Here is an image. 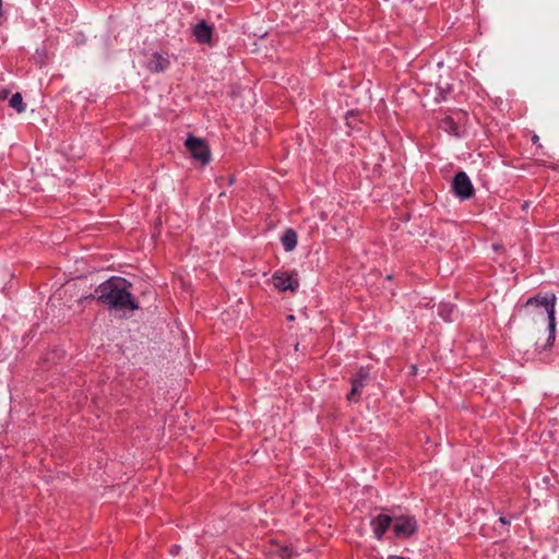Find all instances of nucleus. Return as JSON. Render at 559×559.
<instances>
[{
	"label": "nucleus",
	"mask_w": 559,
	"mask_h": 559,
	"mask_svg": "<svg viewBox=\"0 0 559 559\" xmlns=\"http://www.w3.org/2000/svg\"><path fill=\"white\" fill-rule=\"evenodd\" d=\"M131 284L122 277H111L96 288L97 300L117 311H134L139 304L130 293Z\"/></svg>",
	"instance_id": "obj_1"
},
{
	"label": "nucleus",
	"mask_w": 559,
	"mask_h": 559,
	"mask_svg": "<svg viewBox=\"0 0 559 559\" xmlns=\"http://www.w3.org/2000/svg\"><path fill=\"white\" fill-rule=\"evenodd\" d=\"M526 306H540L544 307L547 316H548V330L549 337L548 341L555 340V331H556V320H555V307H556V296L554 294H546L544 296H535L530 298L526 301Z\"/></svg>",
	"instance_id": "obj_2"
},
{
	"label": "nucleus",
	"mask_w": 559,
	"mask_h": 559,
	"mask_svg": "<svg viewBox=\"0 0 559 559\" xmlns=\"http://www.w3.org/2000/svg\"><path fill=\"white\" fill-rule=\"evenodd\" d=\"M272 282L273 285L280 290V292H297L299 287V280L298 274L296 271H282L277 270L272 275Z\"/></svg>",
	"instance_id": "obj_3"
},
{
	"label": "nucleus",
	"mask_w": 559,
	"mask_h": 559,
	"mask_svg": "<svg viewBox=\"0 0 559 559\" xmlns=\"http://www.w3.org/2000/svg\"><path fill=\"white\" fill-rule=\"evenodd\" d=\"M185 145L187 150L190 152V154L193 156V158L199 160L202 165H206L210 163V148L203 140L194 136H189L186 140Z\"/></svg>",
	"instance_id": "obj_4"
},
{
	"label": "nucleus",
	"mask_w": 559,
	"mask_h": 559,
	"mask_svg": "<svg viewBox=\"0 0 559 559\" xmlns=\"http://www.w3.org/2000/svg\"><path fill=\"white\" fill-rule=\"evenodd\" d=\"M452 189L455 195L461 200L471 199L475 192L469 177L464 171H460L454 176Z\"/></svg>",
	"instance_id": "obj_5"
},
{
	"label": "nucleus",
	"mask_w": 559,
	"mask_h": 559,
	"mask_svg": "<svg viewBox=\"0 0 559 559\" xmlns=\"http://www.w3.org/2000/svg\"><path fill=\"white\" fill-rule=\"evenodd\" d=\"M393 531L397 537H409L417 531L415 518L401 515L393 520Z\"/></svg>",
	"instance_id": "obj_6"
},
{
	"label": "nucleus",
	"mask_w": 559,
	"mask_h": 559,
	"mask_svg": "<svg viewBox=\"0 0 559 559\" xmlns=\"http://www.w3.org/2000/svg\"><path fill=\"white\" fill-rule=\"evenodd\" d=\"M454 116H447L440 121V128L447 133L461 136L462 135V124L465 120V112L459 110L454 112Z\"/></svg>",
	"instance_id": "obj_7"
},
{
	"label": "nucleus",
	"mask_w": 559,
	"mask_h": 559,
	"mask_svg": "<svg viewBox=\"0 0 559 559\" xmlns=\"http://www.w3.org/2000/svg\"><path fill=\"white\" fill-rule=\"evenodd\" d=\"M369 378V370L365 367H361L354 378H352V390L347 394V400L349 402H357L360 396L361 389L365 386L367 380Z\"/></svg>",
	"instance_id": "obj_8"
},
{
	"label": "nucleus",
	"mask_w": 559,
	"mask_h": 559,
	"mask_svg": "<svg viewBox=\"0 0 559 559\" xmlns=\"http://www.w3.org/2000/svg\"><path fill=\"white\" fill-rule=\"evenodd\" d=\"M169 56L160 52H154L147 62V69L153 73L164 72L169 68Z\"/></svg>",
	"instance_id": "obj_9"
},
{
	"label": "nucleus",
	"mask_w": 559,
	"mask_h": 559,
	"mask_svg": "<svg viewBox=\"0 0 559 559\" xmlns=\"http://www.w3.org/2000/svg\"><path fill=\"white\" fill-rule=\"evenodd\" d=\"M392 523L393 518L388 514H379L376 519H373L371 521V525L376 538L381 539Z\"/></svg>",
	"instance_id": "obj_10"
},
{
	"label": "nucleus",
	"mask_w": 559,
	"mask_h": 559,
	"mask_svg": "<svg viewBox=\"0 0 559 559\" xmlns=\"http://www.w3.org/2000/svg\"><path fill=\"white\" fill-rule=\"evenodd\" d=\"M212 27L207 25L204 21L198 23L193 29V35L195 36L198 43L207 44L212 38Z\"/></svg>",
	"instance_id": "obj_11"
},
{
	"label": "nucleus",
	"mask_w": 559,
	"mask_h": 559,
	"mask_svg": "<svg viewBox=\"0 0 559 559\" xmlns=\"http://www.w3.org/2000/svg\"><path fill=\"white\" fill-rule=\"evenodd\" d=\"M294 551L288 546L275 545L267 551L269 559H290Z\"/></svg>",
	"instance_id": "obj_12"
},
{
	"label": "nucleus",
	"mask_w": 559,
	"mask_h": 559,
	"mask_svg": "<svg viewBox=\"0 0 559 559\" xmlns=\"http://www.w3.org/2000/svg\"><path fill=\"white\" fill-rule=\"evenodd\" d=\"M285 251L290 252L297 246V234L294 229L288 228L281 238Z\"/></svg>",
	"instance_id": "obj_13"
},
{
	"label": "nucleus",
	"mask_w": 559,
	"mask_h": 559,
	"mask_svg": "<svg viewBox=\"0 0 559 559\" xmlns=\"http://www.w3.org/2000/svg\"><path fill=\"white\" fill-rule=\"evenodd\" d=\"M9 106L15 109L19 114H22L26 110V105L23 102V97L21 93H14L9 99Z\"/></svg>",
	"instance_id": "obj_14"
},
{
	"label": "nucleus",
	"mask_w": 559,
	"mask_h": 559,
	"mask_svg": "<svg viewBox=\"0 0 559 559\" xmlns=\"http://www.w3.org/2000/svg\"><path fill=\"white\" fill-rule=\"evenodd\" d=\"M454 311L453 306L451 305H442L439 309V314L445 320L451 321L452 320V313Z\"/></svg>",
	"instance_id": "obj_15"
},
{
	"label": "nucleus",
	"mask_w": 559,
	"mask_h": 559,
	"mask_svg": "<svg viewBox=\"0 0 559 559\" xmlns=\"http://www.w3.org/2000/svg\"><path fill=\"white\" fill-rule=\"evenodd\" d=\"M499 522L502 523V524H509L510 523V521L507 520L504 516H500L499 518Z\"/></svg>",
	"instance_id": "obj_16"
},
{
	"label": "nucleus",
	"mask_w": 559,
	"mask_h": 559,
	"mask_svg": "<svg viewBox=\"0 0 559 559\" xmlns=\"http://www.w3.org/2000/svg\"><path fill=\"white\" fill-rule=\"evenodd\" d=\"M8 94H9V92H8V91H2V92H1V94H0V97H1L2 99H5V98L8 97Z\"/></svg>",
	"instance_id": "obj_17"
},
{
	"label": "nucleus",
	"mask_w": 559,
	"mask_h": 559,
	"mask_svg": "<svg viewBox=\"0 0 559 559\" xmlns=\"http://www.w3.org/2000/svg\"><path fill=\"white\" fill-rule=\"evenodd\" d=\"M532 142H533L534 144H537V143L539 142V138H538V135H536V134H535V135H533V136H532Z\"/></svg>",
	"instance_id": "obj_18"
},
{
	"label": "nucleus",
	"mask_w": 559,
	"mask_h": 559,
	"mask_svg": "<svg viewBox=\"0 0 559 559\" xmlns=\"http://www.w3.org/2000/svg\"><path fill=\"white\" fill-rule=\"evenodd\" d=\"M233 182H234V178H233V177H230V178H229V185H231Z\"/></svg>",
	"instance_id": "obj_19"
}]
</instances>
